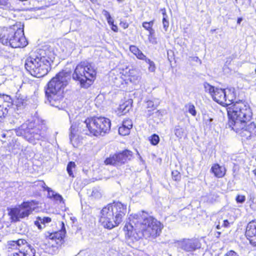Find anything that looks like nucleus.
Here are the masks:
<instances>
[{
	"instance_id": "4c0bfd02",
	"label": "nucleus",
	"mask_w": 256,
	"mask_h": 256,
	"mask_svg": "<svg viewBox=\"0 0 256 256\" xmlns=\"http://www.w3.org/2000/svg\"><path fill=\"white\" fill-rule=\"evenodd\" d=\"M188 112L192 114L193 116H196V112L195 110V107L193 104H188Z\"/></svg>"
},
{
	"instance_id": "4468645a",
	"label": "nucleus",
	"mask_w": 256,
	"mask_h": 256,
	"mask_svg": "<svg viewBox=\"0 0 256 256\" xmlns=\"http://www.w3.org/2000/svg\"><path fill=\"white\" fill-rule=\"evenodd\" d=\"M245 234L250 244L256 247V220L248 224Z\"/></svg>"
},
{
	"instance_id": "5fc2aeb1",
	"label": "nucleus",
	"mask_w": 256,
	"mask_h": 256,
	"mask_svg": "<svg viewBox=\"0 0 256 256\" xmlns=\"http://www.w3.org/2000/svg\"><path fill=\"white\" fill-rule=\"evenodd\" d=\"M242 20V18H238L237 23L240 24Z\"/></svg>"
},
{
	"instance_id": "dca6fc26",
	"label": "nucleus",
	"mask_w": 256,
	"mask_h": 256,
	"mask_svg": "<svg viewBox=\"0 0 256 256\" xmlns=\"http://www.w3.org/2000/svg\"><path fill=\"white\" fill-rule=\"evenodd\" d=\"M10 98L7 95H0V118L5 117L8 114L7 107Z\"/></svg>"
},
{
	"instance_id": "4be33fe9",
	"label": "nucleus",
	"mask_w": 256,
	"mask_h": 256,
	"mask_svg": "<svg viewBox=\"0 0 256 256\" xmlns=\"http://www.w3.org/2000/svg\"><path fill=\"white\" fill-rule=\"evenodd\" d=\"M46 189L48 192V198H53L54 200L59 202H64L63 198L61 195L56 193L49 188H47Z\"/></svg>"
},
{
	"instance_id": "39448f33",
	"label": "nucleus",
	"mask_w": 256,
	"mask_h": 256,
	"mask_svg": "<svg viewBox=\"0 0 256 256\" xmlns=\"http://www.w3.org/2000/svg\"><path fill=\"white\" fill-rule=\"evenodd\" d=\"M126 212V205L120 202L110 204L101 210L100 220L104 228L110 230L122 221Z\"/></svg>"
},
{
	"instance_id": "f257e3e1",
	"label": "nucleus",
	"mask_w": 256,
	"mask_h": 256,
	"mask_svg": "<svg viewBox=\"0 0 256 256\" xmlns=\"http://www.w3.org/2000/svg\"><path fill=\"white\" fill-rule=\"evenodd\" d=\"M130 222L126 224L124 230L126 234L132 240H138L144 237L146 239L155 238L159 236L163 225L156 219L142 212L140 213L130 214Z\"/></svg>"
},
{
	"instance_id": "aec40b11",
	"label": "nucleus",
	"mask_w": 256,
	"mask_h": 256,
	"mask_svg": "<svg viewBox=\"0 0 256 256\" xmlns=\"http://www.w3.org/2000/svg\"><path fill=\"white\" fill-rule=\"evenodd\" d=\"M160 104L158 99L154 98L152 100H148L146 102V108L148 109V114L150 116L152 112L156 110L158 106Z\"/></svg>"
},
{
	"instance_id": "a18cd8bd",
	"label": "nucleus",
	"mask_w": 256,
	"mask_h": 256,
	"mask_svg": "<svg viewBox=\"0 0 256 256\" xmlns=\"http://www.w3.org/2000/svg\"><path fill=\"white\" fill-rule=\"evenodd\" d=\"M102 13L106 19H110V18L111 16L110 13L106 10H103Z\"/></svg>"
},
{
	"instance_id": "603ef678",
	"label": "nucleus",
	"mask_w": 256,
	"mask_h": 256,
	"mask_svg": "<svg viewBox=\"0 0 256 256\" xmlns=\"http://www.w3.org/2000/svg\"><path fill=\"white\" fill-rule=\"evenodd\" d=\"M192 60L195 61V62H199L200 63H201V60L197 56L193 57L192 58Z\"/></svg>"
},
{
	"instance_id": "2f4dec72",
	"label": "nucleus",
	"mask_w": 256,
	"mask_h": 256,
	"mask_svg": "<svg viewBox=\"0 0 256 256\" xmlns=\"http://www.w3.org/2000/svg\"><path fill=\"white\" fill-rule=\"evenodd\" d=\"M130 130L126 127L124 126H122L118 128V133L120 134L122 136H126L129 134Z\"/></svg>"
},
{
	"instance_id": "de8ad7c7",
	"label": "nucleus",
	"mask_w": 256,
	"mask_h": 256,
	"mask_svg": "<svg viewBox=\"0 0 256 256\" xmlns=\"http://www.w3.org/2000/svg\"><path fill=\"white\" fill-rule=\"evenodd\" d=\"M40 221H38V220H36L34 222V224L38 226V228H39V229H42V226L40 225Z\"/></svg>"
},
{
	"instance_id": "9d476101",
	"label": "nucleus",
	"mask_w": 256,
	"mask_h": 256,
	"mask_svg": "<svg viewBox=\"0 0 256 256\" xmlns=\"http://www.w3.org/2000/svg\"><path fill=\"white\" fill-rule=\"evenodd\" d=\"M7 248L8 251L17 250L12 256H35L36 250L24 239L10 240L8 242Z\"/></svg>"
},
{
	"instance_id": "7ed1b4c3",
	"label": "nucleus",
	"mask_w": 256,
	"mask_h": 256,
	"mask_svg": "<svg viewBox=\"0 0 256 256\" xmlns=\"http://www.w3.org/2000/svg\"><path fill=\"white\" fill-rule=\"evenodd\" d=\"M54 58L52 48L45 46L31 52L25 60L24 67L32 76L42 77L50 70V62Z\"/></svg>"
},
{
	"instance_id": "6e6d98bb",
	"label": "nucleus",
	"mask_w": 256,
	"mask_h": 256,
	"mask_svg": "<svg viewBox=\"0 0 256 256\" xmlns=\"http://www.w3.org/2000/svg\"><path fill=\"white\" fill-rule=\"evenodd\" d=\"M221 232H217L215 234L216 237L218 238Z\"/></svg>"
},
{
	"instance_id": "9b49d317",
	"label": "nucleus",
	"mask_w": 256,
	"mask_h": 256,
	"mask_svg": "<svg viewBox=\"0 0 256 256\" xmlns=\"http://www.w3.org/2000/svg\"><path fill=\"white\" fill-rule=\"evenodd\" d=\"M37 204L38 202L34 200L24 202L18 208H11L8 214L12 221H18L20 218L28 216Z\"/></svg>"
},
{
	"instance_id": "2eb2a0df",
	"label": "nucleus",
	"mask_w": 256,
	"mask_h": 256,
	"mask_svg": "<svg viewBox=\"0 0 256 256\" xmlns=\"http://www.w3.org/2000/svg\"><path fill=\"white\" fill-rule=\"evenodd\" d=\"M213 100L220 104H230V100H227L226 91L224 89L216 88L212 95Z\"/></svg>"
},
{
	"instance_id": "7c9ffc66",
	"label": "nucleus",
	"mask_w": 256,
	"mask_h": 256,
	"mask_svg": "<svg viewBox=\"0 0 256 256\" xmlns=\"http://www.w3.org/2000/svg\"><path fill=\"white\" fill-rule=\"evenodd\" d=\"M153 24L154 21L152 20L149 22H143L142 26L146 30H149L150 34H152L154 30L152 28V27L153 26Z\"/></svg>"
},
{
	"instance_id": "a19ab883",
	"label": "nucleus",
	"mask_w": 256,
	"mask_h": 256,
	"mask_svg": "<svg viewBox=\"0 0 256 256\" xmlns=\"http://www.w3.org/2000/svg\"><path fill=\"white\" fill-rule=\"evenodd\" d=\"M40 220L42 224H44L46 223H48L51 221V218L48 217H44L42 218H40Z\"/></svg>"
},
{
	"instance_id": "3c124183",
	"label": "nucleus",
	"mask_w": 256,
	"mask_h": 256,
	"mask_svg": "<svg viewBox=\"0 0 256 256\" xmlns=\"http://www.w3.org/2000/svg\"><path fill=\"white\" fill-rule=\"evenodd\" d=\"M112 26V30H114V32H118V27L114 25V24H113V25H111Z\"/></svg>"
},
{
	"instance_id": "bb28decb",
	"label": "nucleus",
	"mask_w": 256,
	"mask_h": 256,
	"mask_svg": "<svg viewBox=\"0 0 256 256\" xmlns=\"http://www.w3.org/2000/svg\"><path fill=\"white\" fill-rule=\"evenodd\" d=\"M162 25L164 30L166 32L169 26V22L168 20V16L166 14L165 10L162 12Z\"/></svg>"
},
{
	"instance_id": "a211bd4d",
	"label": "nucleus",
	"mask_w": 256,
	"mask_h": 256,
	"mask_svg": "<svg viewBox=\"0 0 256 256\" xmlns=\"http://www.w3.org/2000/svg\"><path fill=\"white\" fill-rule=\"evenodd\" d=\"M118 159V165L126 162L128 160H130L132 157V152L126 150L122 152L116 154Z\"/></svg>"
},
{
	"instance_id": "a878e982",
	"label": "nucleus",
	"mask_w": 256,
	"mask_h": 256,
	"mask_svg": "<svg viewBox=\"0 0 256 256\" xmlns=\"http://www.w3.org/2000/svg\"><path fill=\"white\" fill-rule=\"evenodd\" d=\"M106 164H110L114 166H118V162L117 156L116 154L112 156H110L104 160Z\"/></svg>"
},
{
	"instance_id": "bf43d9fd",
	"label": "nucleus",
	"mask_w": 256,
	"mask_h": 256,
	"mask_svg": "<svg viewBox=\"0 0 256 256\" xmlns=\"http://www.w3.org/2000/svg\"><path fill=\"white\" fill-rule=\"evenodd\" d=\"M255 73L256 74V70H255Z\"/></svg>"
},
{
	"instance_id": "72a5a7b5",
	"label": "nucleus",
	"mask_w": 256,
	"mask_h": 256,
	"mask_svg": "<svg viewBox=\"0 0 256 256\" xmlns=\"http://www.w3.org/2000/svg\"><path fill=\"white\" fill-rule=\"evenodd\" d=\"M150 140L152 144L156 145L160 141L159 136L158 135L154 134L151 136Z\"/></svg>"
},
{
	"instance_id": "c03bdc74",
	"label": "nucleus",
	"mask_w": 256,
	"mask_h": 256,
	"mask_svg": "<svg viewBox=\"0 0 256 256\" xmlns=\"http://www.w3.org/2000/svg\"><path fill=\"white\" fill-rule=\"evenodd\" d=\"M225 256H238L234 251L230 250V251L228 252L226 254Z\"/></svg>"
},
{
	"instance_id": "5701e85b",
	"label": "nucleus",
	"mask_w": 256,
	"mask_h": 256,
	"mask_svg": "<svg viewBox=\"0 0 256 256\" xmlns=\"http://www.w3.org/2000/svg\"><path fill=\"white\" fill-rule=\"evenodd\" d=\"M132 102L131 100H129L124 102L120 106L119 110L122 113V114H125L126 113L129 112L132 108Z\"/></svg>"
},
{
	"instance_id": "8fccbe9b",
	"label": "nucleus",
	"mask_w": 256,
	"mask_h": 256,
	"mask_svg": "<svg viewBox=\"0 0 256 256\" xmlns=\"http://www.w3.org/2000/svg\"><path fill=\"white\" fill-rule=\"evenodd\" d=\"M106 20L110 25H113L114 20L111 16L110 18V19H106Z\"/></svg>"
},
{
	"instance_id": "09e8293b",
	"label": "nucleus",
	"mask_w": 256,
	"mask_h": 256,
	"mask_svg": "<svg viewBox=\"0 0 256 256\" xmlns=\"http://www.w3.org/2000/svg\"><path fill=\"white\" fill-rule=\"evenodd\" d=\"M141 60H144L148 64H150L152 62V61L150 59L146 58V56L144 58H142Z\"/></svg>"
},
{
	"instance_id": "0eeeda50",
	"label": "nucleus",
	"mask_w": 256,
	"mask_h": 256,
	"mask_svg": "<svg viewBox=\"0 0 256 256\" xmlns=\"http://www.w3.org/2000/svg\"><path fill=\"white\" fill-rule=\"evenodd\" d=\"M227 111L230 118L228 122L230 126L237 122H248L252 116V112L249 105L242 100L232 104L228 108Z\"/></svg>"
},
{
	"instance_id": "1a4fd4ad",
	"label": "nucleus",
	"mask_w": 256,
	"mask_h": 256,
	"mask_svg": "<svg viewBox=\"0 0 256 256\" xmlns=\"http://www.w3.org/2000/svg\"><path fill=\"white\" fill-rule=\"evenodd\" d=\"M18 135H22L30 142H34V140H40L46 136V129L42 125L34 128H30L27 124H23L16 131Z\"/></svg>"
},
{
	"instance_id": "58836bf2",
	"label": "nucleus",
	"mask_w": 256,
	"mask_h": 256,
	"mask_svg": "<svg viewBox=\"0 0 256 256\" xmlns=\"http://www.w3.org/2000/svg\"><path fill=\"white\" fill-rule=\"evenodd\" d=\"M172 178L174 180H178L180 179V176L178 171H173L172 172Z\"/></svg>"
},
{
	"instance_id": "473e14b6",
	"label": "nucleus",
	"mask_w": 256,
	"mask_h": 256,
	"mask_svg": "<svg viewBox=\"0 0 256 256\" xmlns=\"http://www.w3.org/2000/svg\"><path fill=\"white\" fill-rule=\"evenodd\" d=\"M236 2H240L241 5L245 8H247L250 4L251 0H236Z\"/></svg>"
},
{
	"instance_id": "79ce46f5",
	"label": "nucleus",
	"mask_w": 256,
	"mask_h": 256,
	"mask_svg": "<svg viewBox=\"0 0 256 256\" xmlns=\"http://www.w3.org/2000/svg\"><path fill=\"white\" fill-rule=\"evenodd\" d=\"M149 64V66L148 68V70L150 72H154L156 70V66H155V64L154 62H151L150 64Z\"/></svg>"
},
{
	"instance_id": "6e6552de",
	"label": "nucleus",
	"mask_w": 256,
	"mask_h": 256,
	"mask_svg": "<svg viewBox=\"0 0 256 256\" xmlns=\"http://www.w3.org/2000/svg\"><path fill=\"white\" fill-rule=\"evenodd\" d=\"M96 76V71L92 64L84 62L77 65L72 76L80 82L82 88H86L92 84Z\"/></svg>"
},
{
	"instance_id": "f704fd0d",
	"label": "nucleus",
	"mask_w": 256,
	"mask_h": 256,
	"mask_svg": "<svg viewBox=\"0 0 256 256\" xmlns=\"http://www.w3.org/2000/svg\"><path fill=\"white\" fill-rule=\"evenodd\" d=\"M91 196L95 198H98L101 197L102 194L99 190L94 188L92 191Z\"/></svg>"
},
{
	"instance_id": "37998d69",
	"label": "nucleus",
	"mask_w": 256,
	"mask_h": 256,
	"mask_svg": "<svg viewBox=\"0 0 256 256\" xmlns=\"http://www.w3.org/2000/svg\"><path fill=\"white\" fill-rule=\"evenodd\" d=\"M230 222L227 220H222V226L224 228H228L229 226Z\"/></svg>"
},
{
	"instance_id": "4d7b16f0",
	"label": "nucleus",
	"mask_w": 256,
	"mask_h": 256,
	"mask_svg": "<svg viewBox=\"0 0 256 256\" xmlns=\"http://www.w3.org/2000/svg\"><path fill=\"white\" fill-rule=\"evenodd\" d=\"M128 24H124L123 27L124 28H126L128 27Z\"/></svg>"
},
{
	"instance_id": "f03ea898",
	"label": "nucleus",
	"mask_w": 256,
	"mask_h": 256,
	"mask_svg": "<svg viewBox=\"0 0 256 256\" xmlns=\"http://www.w3.org/2000/svg\"><path fill=\"white\" fill-rule=\"evenodd\" d=\"M110 120L104 117H92L84 122L74 124L70 128V139L74 146L80 134L98 136L108 132L110 128Z\"/></svg>"
},
{
	"instance_id": "b1692460",
	"label": "nucleus",
	"mask_w": 256,
	"mask_h": 256,
	"mask_svg": "<svg viewBox=\"0 0 256 256\" xmlns=\"http://www.w3.org/2000/svg\"><path fill=\"white\" fill-rule=\"evenodd\" d=\"M130 50L140 60L145 58V55L135 46H130Z\"/></svg>"
},
{
	"instance_id": "49530a36",
	"label": "nucleus",
	"mask_w": 256,
	"mask_h": 256,
	"mask_svg": "<svg viewBox=\"0 0 256 256\" xmlns=\"http://www.w3.org/2000/svg\"><path fill=\"white\" fill-rule=\"evenodd\" d=\"M8 0H0V6H6L8 4Z\"/></svg>"
},
{
	"instance_id": "c85d7f7f",
	"label": "nucleus",
	"mask_w": 256,
	"mask_h": 256,
	"mask_svg": "<svg viewBox=\"0 0 256 256\" xmlns=\"http://www.w3.org/2000/svg\"><path fill=\"white\" fill-rule=\"evenodd\" d=\"M174 133L177 138H181L184 134V130L178 126H176L174 128Z\"/></svg>"
},
{
	"instance_id": "f3484780",
	"label": "nucleus",
	"mask_w": 256,
	"mask_h": 256,
	"mask_svg": "<svg viewBox=\"0 0 256 256\" xmlns=\"http://www.w3.org/2000/svg\"><path fill=\"white\" fill-rule=\"evenodd\" d=\"M46 236L50 240H54L56 244H58L64 237V231L60 230L54 232H47Z\"/></svg>"
},
{
	"instance_id": "ddd939ff",
	"label": "nucleus",
	"mask_w": 256,
	"mask_h": 256,
	"mask_svg": "<svg viewBox=\"0 0 256 256\" xmlns=\"http://www.w3.org/2000/svg\"><path fill=\"white\" fill-rule=\"evenodd\" d=\"M177 246L185 252H192L200 248V244L198 239L184 238L177 242Z\"/></svg>"
},
{
	"instance_id": "e433bc0d",
	"label": "nucleus",
	"mask_w": 256,
	"mask_h": 256,
	"mask_svg": "<svg viewBox=\"0 0 256 256\" xmlns=\"http://www.w3.org/2000/svg\"><path fill=\"white\" fill-rule=\"evenodd\" d=\"M204 120L206 125L210 126L211 122H212L213 118H210L208 115L205 114L204 116Z\"/></svg>"
},
{
	"instance_id": "c756f323",
	"label": "nucleus",
	"mask_w": 256,
	"mask_h": 256,
	"mask_svg": "<svg viewBox=\"0 0 256 256\" xmlns=\"http://www.w3.org/2000/svg\"><path fill=\"white\" fill-rule=\"evenodd\" d=\"M75 167L76 164L74 162H70L68 164L66 168V170L70 176L74 177L72 169L74 168Z\"/></svg>"
},
{
	"instance_id": "412c9836",
	"label": "nucleus",
	"mask_w": 256,
	"mask_h": 256,
	"mask_svg": "<svg viewBox=\"0 0 256 256\" xmlns=\"http://www.w3.org/2000/svg\"><path fill=\"white\" fill-rule=\"evenodd\" d=\"M14 100L15 104L20 108H24L27 104L26 97L21 94H16Z\"/></svg>"
},
{
	"instance_id": "f8f14e48",
	"label": "nucleus",
	"mask_w": 256,
	"mask_h": 256,
	"mask_svg": "<svg viewBox=\"0 0 256 256\" xmlns=\"http://www.w3.org/2000/svg\"><path fill=\"white\" fill-rule=\"evenodd\" d=\"M248 122H237L232 127L237 134L246 139L250 138L256 136V126L254 122L247 124Z\"/></svg>"
},
{
	"instance_id": "ea45409f",
	"label": "nucleus",
	"mask_w": 256,
	"mask_h": 256,
	"mask_svg": "<svg viewBox=\"0 0 256 256\" xmlns=\"http://www.w3.org/2000/svg\"><path fill=\"white\" fill-rule=\"evenodd\" d=\"M246 200V198L244 196L238 195L236 198V200L238 202L243 203Z\"/></svg>"
},
{
	"instance_id": "864d4df0",
	"label": "nucleus",
	"mask_w": 256,
	"mask_h": 256,
	"mask_svg": "<svg viewBox=\"0 0 256 256\" xmlns=\"http://www.w3.org/2000/svg\"><path fill=\"white\" fill-rule=\"evenodd\" d=\"M220 220H222V219L221 218H220L218 220V224H217L216 225V228L218 230H219L220 228Z\"/></svg>"
},
{
	"instance_id": "393cba45",
	"label": "nucleus",
	"mask_w": 256,
	"mask_h": 256,
	"mask_svg": "<svg viewBox=\"0 0 256 256\" xmlns=\"http://www.w3.org/2000/svg\"><path fill=\"white\" fill-rule=\"evenodd\" d=\"M62 44L66 51H71L74 48L75 44L68 39H64L62 41Z\"/></svg>"
},
{
	"instance_id": "cd10ccee",
	"label": "nucleus",
	"mask_w": 256,
	"mask_h": 256,
	"mask_svg": "<svg viewBox=\"0 0 256 256\" xmlns=\"http://www.w3.org/2000/svg\"><path fill=\"white\" fill-rule=\"evenodd\" d=\"M204 90L206 92H208L212 96L214 92L215 91V90L217 88H215L211 85H210L208 82H204Z\"/></svg>"
},
{
	"instance_id": "6ab92c4d",
	"label": "nucleus",
	"mask_w": 256,
	"mask_h": 256,
	"mask_svg": "<svg viewBox=\"0 0 256 256\" xmlns=\"http://www.w3.org/2000/svg\"><path fill=\"white\" fill-rule=\"evenodd\" d=\"M211 171L217 178H222L226 174V170L224 167L218 164H214L211 168Z\"/></svg>"
},
{
	"instance_id": "20e7f679",
	"label": "nucleus",
	"mask_w": 256,
	"mask_h": 256,
	"mask_svg": "<svg viewBox=\"0 0 256 256\" xmlns=\"http://www.w3.org/2000/svg\"><path fill=\"white\" fill-rule=\"evenodd\" d=\"M70 80V72L62 70L49 82L46 90V96L50 105L58 107L63 98L64 89Z\"/></svg>"
},
{
	"instance_id": "13d9d810",
	"label": "nucleus",
	"mask_w": 256,
	"mask_h": 256,
	"mask_svg": "<svg viewBox=\"0 0 256 256\" xmlns=\"http://www.w3.org/2000/svg\"><path fill=\"white\" fill-rule=\"evenodd\" d=\"M9 150H12H12H13V149H12V148H9Z\"/></svg>"
},
{
	"instance_id": "c9c22d12",
	"label": "nucleus",
	"mask_w": 256,
	"mask_h": 256,
	"mask_svg": "<svg viewBox=\"0 0 256 256\" xmlns=\"http://www.w3.org/2000/svg\"><path fill=\"white\" fill-rule=\"evenodd\" d=\"M122 125L130 130L132 128V120L128 119L124 120Z\"/></svg>"
},
{
	"instance_id": "423d86ee",
	"label": "nucleus",
	"mask_w": 256,
	"mask_h": 256,
	"mask_svg": "<svg viewBox=\"0 0 256 256\" xmlns=\"http://www.w3.org/2000/svg\"><path fill=\"white\" fill-rule=\"evenodd\" d=\"M0 40L4 45L13 48L24 47L28 44L23 28H18L16 26L2 30Z\"/></svg>"
}]
</instances>
